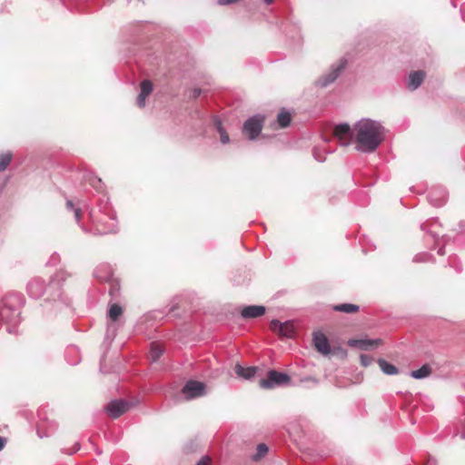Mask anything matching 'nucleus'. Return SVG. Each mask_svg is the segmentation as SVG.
I'll return each instance as SVG.
<instances>
[{
    "instance_id": "nucleus-30",
    "label": "nucleus",
    "mask_w": 465,
    "mask_h": 465,
    "mask_svg": "<svg viewBox=\"0 0 465 465\" xmlns=\"http://www.w3.org/2000/svg\"><path fill=\"white\" fill-rule=\"evenodd\" d=\"M431 256L427 252L419 253L414 256L413 262H428Z\"/></svg>"
},
{
    "instance_id": "nucleus-2",
    "label": "nucleus",
    "mask_w": 465,
    "mask_h": 465,
    "mask_svg": "<svg viewBox=\"0 0 465 465\" xmlns=\"http://www.w3.org/2000/svg\"><path fill=\"white\" fill-rule=\"evenodd\" d=\"M71 275L65 271L57 272L51 279L49 285L46 286L43 279L39 277L33 278L27 283V293L34 299H39L44 293H48V298L53 301L61 300L64 304H69V300L63 297L61 291L62 283Z\"/></svg>"
},
{
    "instance_id": "nucleus-39",
    "label": "nucleus",
    "mask_w": 465,
    "mask_h": 465,
    "mask_svg": "<svg viewBox=\"0 0 465 465\" xmlns=\"http://www.w3.org/2000/svg\"><path fill=\"white\" fill-rule=\"evenodd\" d=\"M37 435H38L39 438H44V437H48L49 436L48 433H43L39 428L37 429Z\"/></svg>"
},
{
    "instance_id": "nucleus-14",
    "label": "nucleus",
    "mask_w": 465,
    "mask_h": 465,
    "mask_svg": "<svg viewBox=\"0 0 465 465\" xmlns=\"http://www.w3.org/2000/svg\"><path fill=\"white\" fill-rule=\"evenodd\" d=\"M265 307L262 305H249L242 308L241 315L244 319L257 318L265 313Z\"/></svg>"
},
{
    "instance_id": "nucleus-41",
    "label": "nucleus",
    "mask_w": 465,
    "mask_h": 465,
    "mask_svg": "<svg viewBox=\"0 0 465 465\" xmlns=\"http://www.w3.org/2000/svg\"><path fill=\"white\" fill-rule=\"evenodd\" d=\"M438 253H439L440 255H444V254H445L444 248H443V247H440V248L438 250Z\"/></svg>"
},
{
    "instance_id": "nucleus-20",
    "label": "nucleus",
    "mask_w": 465,
    "mask_h": 465,
    "mask_svg": "<svg viewBox=\"0 0 465 465\" xmlns=\"http://www.w3.org/2000/svg\"><path fill=\"white\" fill-rule=\"evenodd\" d=\"M431 373V368L429 364L422 365L420 369L411 371L410 375L413 379L420 380L430 376Z\"/></svg>"
},
{
    "instance_id": "nucleus-3",
    "label": "nucleus",
    "mask_w": 465,
    "mask_h": 465,
    "mask_svg": "<svg viewBox=\"0 0 465 465\" xmlns=\"http://www.w3.org/2000/svg\"><path fill=\"white\" fill-rule=\"evenodd\" d=\"M90 219L93 224L94 234H107L117 232V221L115 213L109 204L108 198L100 199L98 203V213L92 211Z\"/></svg>"
},
{
    "instance_id": "nucleus-6",
    "label": "nucleus",
    "mask_w": 465,
    "mask_h": 465,
    "mask_svg": "<svg viewBox=\"0 0 465 465\" xmlns=\"http://www.w3.org/2000/svg\"><path fill=\"white\" fill-rule=\"evenodd\" d=\"M346 64L347 60L344 58H341L338 63L333 64L331 66L330 72L322 74L316 81V85L321 86L322 88L329 86L341 75V72L345 69Z\"/></svg>"
},
{
    "instance_id": "nucleus-16",
    "label": "nucleus",
    "mask_w": 465,
    "mask_h": 465,
    "mask_svg": "<svg viewBox=\"0 0 465 465\" xmlns=\"http://www.w3.org/2000/svg\"><path fill=\"white\" fill-rule=\"evenodd\" d=\"M425 74L422 71H415L410 74L408 79V87L411 90L417 89L423 82Z\"/></svg>"
},
{
    "instance_id": "nucleus-46",
    "label": "nucleus",
    "mask_w": 465,
    "mask_h": 465,
    "mask_svg": "<svg viewBox=\"0 0 465 465\" xmlns=\"http://www.w3.org/2000/svg\"><path fill=\"white\" fill-rule=\"evenodd\" d=\"M426 465H434V461L432 460H429L428 463Z\"/></svg>"
},
{
    "instance_id": "nucleus-10",
    "label": "nucleus",
    "mask_w": 465,
    "mask_h": 465,
    "mask_svg": "<svg viewBox=\"0 0 465 465\" xmlns=\"http://www.w3.org/2000/svg\"><path fill=\"white\" fill-rule=\"evenodd\" d=\"M430 203L435 207L442 206L447 201V192L442 187L431 188L428 193Z\"/></svg>"
},
{
    "instance_id": "nucleus-37",
    "label": "nucleus",
    "mask_w": 465,
    "mask_h": 465,
    "mask_svg": "<svg viewBox=\"0 0 465 465\" xmlns=\"http://www.w3.org/2000/svg\"><path fill=\"white\" fill-rule=\"evenodd\" d=\"M238 0H218L219 5H225L237 2Z\"/></svg>"
},
{
    "instance_id": "nucleus-11",
    "label": "nucleus",
    "mask_w": 465,
    "mask_h": 465,
    "mask_svg": "<svg viewBox=\"0 0 465 465\" xmlns=\"http://www.w3.org/2000/svg\"><path fill=\"white\" fill-rule=\"evenodd\" d=\"M312 341L315 349L322 355H328L331 352L329 341L322 332H314Z\"/></svg>"
},
{
    "instance_id": "nucleus-15",
    "label": "nucleus",
    "mask_w": 465,
    "mask_h": 465,
    "mask_svg": "<svg viewBox=\"0 0 465 465\" xmlns=\"http://www.w3.org/2000/svg\"><path fill=\"white\" fill-rule=\"evenodd\" d=\"M153 91V84L150 80H143L141 83V91L137 96L136 104L140 108L145 106V100Z\"/></svg>"
},
{
    "instance_id": "nucleus-42",
    "label": "nucleus",
    "mask_w": 465,
    "mask_h": 465,
    "mask_svg": "<svg viewBox=\"0 0 465 465\" xmlns=\"http://www.w3.org/2000/svg\"><path fill=\"white\" fill-rule=\"evenodd\" d=\"M264 4L266 5H272L273 3L274 0H262Z\"/></svg>"
},
{
    "instance_id": "nucleus-9",
    "label": "nucleus",
    "mask_w": 465,
    "mask_h": 465,
    "mask_svg": "<svg viewBox=\"0 0 465 465\" xmlns=\"http://www.w3.org/2000/svg\"><path fill=\"white\" fill-rule=\"evenodd\" d=\"M129 409V403L124 400H114L105 407V411L110 417L117 419Z\"/></svg>"
},
{
    "instance_id": "nucleus-23",
    "label": "nucleus",
    "mask_w": 465,
    "mask_h": 465,
    "mask_svg": "<svg viewBox=\"0 0 465 465\" xmlns=\"http://www.w3.org/2000/svg\"><path fill=\"white\" fill-rule=\"evenodd\" d=\"M214 124H215V127H216V130L217 132L219 133L220 134V140L223 143H228L229 141H230V138H229V135L227 134V132L225 131V129L223 128V124L221 122L220 119L218 118H215L214 120Z\"/></svg>"
},
{
    "instance_id": "nucleus-26",
    "label": "nucleus",
    "mask_w": 465,
    "mask_h": 465,
    "mask_svg": "<svg viewBox=\"0 0 465 465\" xmlns=\"http://www.w3.org/2000/svg\"><path fill=\"white\" fill-rule=\"evenodd\" d=\"M13 155L11 153H4L0 154V172L5 171L12 161Z\"/></svg>"
},
{
    "instance_id": "nucleus-40",
    "label": "nucleus",
    "mask_w": 465,
    "mask_h": 465,
    "mask_svg": "<svg viewBox=\"0 0 465 465\" xmlns=\"http://www.w3.org/2000/svg\"><path fill=\"white\" fill-rule=\"evenodd\" d=\"M5 442H6L5 439L3 437H0V450H2L4 449Z\"/></svg>"
},
{
    "instance_id": "nucleus-31",
    "label": "nucleus",
    "mask_w": 465,
    "mask_h": 465,
    "mask_svg": "<svg viewBox=\"0 0 465 465\" xmlns=\"http://www.w3.org/2000/svg\"><path fill=\"white\" fill-rule=\"evenodd\" d=\"M360 360H361V365L364 367L370 366L373 361L372 357L366 355V354H361L360 356Z\"/></svg>"
},
{
    "instance_id": "nucleus-5",
    "label": "nucleus",
    "mask_w": 465,
    "mask_h": 465,
    "mask_svg": "<svg viewBox=\"0 0 465 465\" xmlns=\"http://www.w3.org/2000/svg\"><path fill=\"white\" fill-rule=\"evenodd\" d=\"M291 381L290 376L285 372L271 370L266 379H261L259 385L262 389H273L275 387L287 385Z\"/></svg>"
},
{
    "instance_id": "nucleus-22",
    "label": "nucleus",
    "mask_w": 465,
    "mask_h": 465,
    "mask_svg": "<svg viewBox=\"0 0 465 465\" xmlns=\"http://www.w3.org/2000/svg\"><path fill=\"white\" fill-rule=\"evenodd\" d=\"M163 349L158 343H152L150 347L149 359L151 361H157L163 354Z\"/></svg>"
},
{
    "instance_id": "nucleus-33",
    "label": "nucleus",
    "mask_w": 465,
    "mask_h": 465,
    "mask_svg": "<svg viewBox=\"0 0 465 465\" xmlns=\"http://www.w3.org/2000/svg\"><path fill=\"white\" fill-rule=\"evenodd\" d=\"M90 183L92 186H94L95 189L98 190L100 188L102 181L99 178H93V179H90Z\"/></svg>"
},
{
    "instance_id": "nucleus-43",
    "label": "nucleus",
    "mask_w": 465,
    "mask_h": 465,
    "mask_svg": "<svg viewBox=\"0 0 465 465\" xmlns=\"http://www.w3.org/2000/svg\"><path fill=\"white\" fill-rule=\"evenodd\" d=\"M57 259H58V256H57L56 254H54V255L52 256V261H54V262H53V263H54V262H55Z\"/></svg>"
},
{
    "instance_id": "nucleus-27",
    "label": "nucleus",
    "mask_w": 465,
    "mask_h": 465,
    "mask_svg": "<svg viewBox=\"0 0 465 465\" xmlns=\"http://www.w3.org/2000/svg\"><path fill=\"white\" fill-rule=\"evenodd\" d=\"M66 208L68 211H72L74 213V219L76 223H79L82 216L81 209L78 207H74V204L71 200L66 201Z\"/></svg>"
},
{
    "instance_id": "nucleus-8",
    "label": "nucleus",
    "mask_w": 465,
    "mask_h": 465,
    "mask_svg": "<svg viewBox=\"0 0 465 465\" xmlns=\"http://www.w3.org/2000/svg\"><path fill=\"white\" fill-rule=\"evenodd\" d=\"M205 384L202 381L190 380L182 389V393L188 401L205 395Z\"/></svg>"
},
{
    "instance_id": "nucleus-45",
    "label": "nucleus",
    "mask_w": 465,
    "mask_h": 465,
    "mask_svg": "<svg viewBox=\"0 0 465 465\" xmlns=\"http://www.w3.org/2000/svg\"><path fill=\"white\" fill-rule=\"evenodd\" d=\"M420 228H421V230L425 231V230H426V225H425V223H422V224L420 225Z\"/></svg>"
},
{
    "instance_id": "nucleus-32",
    "label": "nucleus",
    "mask_w": 465,
    "mask_h": 465,
    "mask_svg": "<svg viewBox=\"0 0 465 465\" xmlns=\"http://www.w3.org/2000/svg\"><path fill=\"white\" fill-rule=\"evenodd\" d=\"M292 332H293L292 326L290 323V327L289 328H282V331H279L278 333L282 335V336H285V337H291L292 335Z\"/></svg>"
},
{
    "instance_id": "nucleus-1",
    "label": "nucleus",
    "mask_w": 465,
    "mask_h": 465,
    "mask_svg": "<svg viewBox=\"0 0 465 465\" xmlns=\"http://www.w3.org/2000/svg\"><path fill=\"white\" fill-rule=\"evenodd\" d=\"M352 140L357 151L373 153L384 140V127L380 122L362 118L352 127Z\"/></svg>"
},
{
    "instance_id": "nucleus-4",
    "label": "nucleus",
    "mask_w": 465,
    "mask_h": 465,
    "mask_svg": "<svg viewBox=\"0 0 465 465\" xmlns=\"http://www.w3.org/2000/svg\"><path fill=\"white\" fill-rule=\"evenodd\" d=\"M23 304L21 294H8L0 302V322L7 325L9 333L15 331V327L21 322L20 309Z\"/></svg>"
},
{
    "instance_id": "nucleus-17",
    "label": "nucleus",
    "mask_w": 465,
    "mask_h": 465,
    "mask_svg": "<svg viewBox=\"0 0 465 465\" xmlns=\"http://www.w3.org/2000/svg\"><path fill=\"white\" fill-rule=\"evenodd\" d=\"M334 135L340 140L350 137L352 139V128L348 124H340L334 128Z\"/></svg>"
},
{
    "instance_id": "nucleus-21",
    "label": "nucleus",
    "mask_w": 465,
    "mask_h": 465,
    "mask_svg": "<svg viewBox=\"0 0 465 465\" xmlns=\"http://www.w3.org/2000/svg\"><path fill=\"white\" fill-rule=\"evenodd\" d=\"M359 306L352 303H341L333 306V310L344 313H353L359 311Z\"/></svg>"
},
{
    "instance_id": "nucleus-38",
    "label": "nucleus",
    "mask_w": 465,
    "mask_h": 465,
    "mask_svg": "<svg viewBox=\"0 0 465 465\" xmlns=\"http://www.w3.org/2000/svg\"><path fill=\"white\" fill-rule=\"evenodd\" d=\"M80 450V444L78 442H76L72 450V451L70 452H66L67 454H74V452H76L77 450Z\"/></svg>"
},
{
    "instance_id": "nucleus-34",
    "label": "nucleus",
    "mask_w": 465,
    "mask_h": 465,
    "mask_svg": "<svg viewBox=\"0 0 465 465\" xmlns=\"http://www.w3.org/2000/svg\"><path fill=\"white\" fill-rule=\"evenodd\" d=\"M211 462V459L208 456H203L202 459L197 462L196 465H209Z\"/></svg>"
},
{
    "instance_id": "nucleus-7",
    "label": "nucleus",
    "mask_w": 465,
    "mask_h": 465,
    "mask_svg": "<svg viewBox=\"0 0 465 465\" xmlns=\"http://www.w3.org/2000/svg\"><path fill=\"white\" fill-rule=\"evenodd\" d=\"M264 117L259 114L253 115L247 119L243 124L242 131L249 136L250 140H254L260 134Z\"/></svg>"
},
{
    "instance_id": "nucleus-28",
    "label": "nucleus",
    "mask_w": 465,
    "mask_h": 465,
    "mask_svg": "<svg viewBox=\"0 0 465 465\" xmlns=\"http://www.w3.org/2000/svg\"><path fill=\"white\" fill-rule=\"evenodd\" d=\"M290 327V322H281L280 321L278 320H272L271 322H270V328L272 331H275V332H279V331H282V328H289Z\"/></svg>"
},
{
    "instance_id": "nucleus-13",
    "label": "nucleus",
    "mask_w": 465,
    "mask_h": 465,
    "mask_svg": "<svg viewBox=\"0 0 465 465\" xmlns=\"http://www.w3.org/2000/svg\"><path fill=\"white\" fill-rule=\"evenodd\" d=\"M93 275L101 282H109L113 277V269L108 263H101L94 269Z\"/></svg>"
},
{
    "instance_id": "nucleus-44",
    "label": "nucleus",
    "mask_w": 465,
    "mask_h": 465,
    "mask_svg": "<svg viewBox=\"0 0 465 465\" xmlns=\"http://www.w3.org/2000/svg\"><path fill=\"white\" fill-rule=\"evenodd\" d=\"M431 236H432V237H433V239H435V240H437V239H438V237H439V235H438V234H436V233H432V234H431Z\"/></svg>"
},
{
    "instance_id": "nucleus-47",
    "label": "nucleus",
    "mask_w": 465,
    "mask_h": 465,
    "mask_svg": "<svg viewBox=\"0 0 465 465\" xmlns=\"http://www.w3.org/2000/svg\"><path fill=\"white\" fill-rule=\"evenodd\" d=\"M342 144H343V145H348V144H349V143H347V142H342Z\"/></svg>"
},
{
    "instance_id": "nucleus-19",
    "label": "nucleus",
    "mask_w": 465,
    "mask_h": 465,
    "mask_svg": "<svg viewBox=\"0 0 465 465\" xmlns=\"http://www.w3.org/2000/svg\"><path fill=\"white\" fill-rule=\"evenodd\" d=\"M377 362L384 374L396 375L399 373V369L395 365L388 362L386 360L379 359Z\"/></svg>"
},
{
    "instance_id": "nucleus-24",
    "label": "nucleus",
    "mask_w": 465,
    "mask_h": 465,
    "mask_svg": "<svg viewBox=\"0 0 465 465\" xmlns=\"http://www.w3.org/2000/svg\"><path fill=\"white\" fill-rule=\"evenodd\" d=\"M277 122L282 128L287 127L291 123V114L289 112L282 110L277 116Z\"/></svg>"
},
{
    "instance_id": "nucleus-35",
    "label": "nucleus",
    "mask_w": 465,
    "mask_h": 465,
    "mask_svg": "<svg viewBox=\"0 0 465 465\" xmlns=\"http://www.w3.org/2000/svg\"><path fill=\"white\" fill-rule=\"evenodd\" d=\"M202 94V90L199 89V88H194L193 91H192V94H191V97L193 98V99H196L198 98Z\"/></svg>"
},
{
    "instance_id": "nucleus-12",
    "label": "nucleus",
    "mask_w": 465,
    "mask_h": 465,
    "mask_svg": "<svg viewBox=\"0 0 465 465\" xmlns=\"http://www.w3.org/2000/svg\"><path fill=\"white\" fill-rule=\"evenodd\" d=\"M381 343V339H351L349 340L348 344L351 347H357L363 351H368Z\"/></svg>"
},
{
    "instance_id": "nucleus-36",
    "label": "nucleus",
    "mask_w": 465,
    "mask_h": 465,
    "mask_svg": "<svg viewBox=\"0 0 465 465\" xmlns=\"http://www.w3.org/2000/svg\"><path fill=\"white\" fill-rule=\"evenodd\" d=\"M313 156L318 162H324L325 158L322 157V154H319L318 151L315 149L313 152Z\"/></svg>"
},
{
    "instance_id": "nucleus-25",
    "label": "nucleus",
    "mask_w": 465,
    "mask_h": 465,
    "mask_svg": "<svg viewBox=\"0 0 465 465\" xmlns=\"http://www.w3.org/2000/svg\"><path fill=\"white\" fill-rule=\"evenodd\" d=\"M123 310L122 307L116 303H114L110 306L108 311V317L112 321H116L118 317L122 314Z\"/></svg>"
},
{
    "instance_id": "nucleus-29",
    "label": "nucleus",
    "mask_w": 465,
    "mask_h": 465,
    "mask_svg": "<svg viewBox=\"0 0 465 465\" xmlns=\"http://www.w3.org/2000/svg\"><path fill=\"white\" fill-rule=\"evenodd\" d=\"M256 450H257V452H256L255 456L253 457L254 460H259V459L262 458L268 452V447L264 443H260L257 446Z\"/></svg>"
},
{
    "instance_id": "nucleus-18",
    "label": "nucleus",
    "mask_w": 465,
    "mask_h": 465,
    "mask_svg": "<svg viewBox=\"0 0 465 465\" xmlns=\"http://www.w3.org/2000/svg\"><path fill=\"white\" fill-rule=\"evenodd\" d=\"M235 373L238 377L249 380L252 378L257 371L256 367H243L241 364H236L234 367Z\"/></svg>"
}]
</instances>
